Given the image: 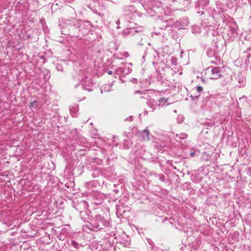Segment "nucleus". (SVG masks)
I'll return each mask as SVG.
<instances>
[{"instance_id": "5", "label": "nucleus", "mask_w": 251, "mask_h": 251, "mask_svg": "<svg viewBox=\"0 0 251 251\" xmlns=\"http://www.w3.org/2000/svg\"><path fill=\"white\" fill-rule=\"evenodd\" d=\"M137 27H129L124 30L122 32V34L125 37H130L132 38L136 32H137Z\"/></svg>"}, {"instance_id": "4", "label": "nucleus", "mask_w": 251, "mask_h": 251, "mask_svg": "<svg viewBox=\"0 0 251 251\" xmlns=\"http://www.w3.org/2000/svg\"><path fill=\"white\" fill-rule=\"evenodd\" d=\"M75 208L76 210L79 211L80 213H82V212H85L88 209V204L86 201H81L76 204Z\"/></svg>"}, {"instance_id": "19", "label": "nucleus", "mask_w": 251, "mask_h": 251, "mask_svg": "<svg viewBox=\"0 0 251 251\" xmlns=\"http://www.w3.org/2000/svg\"><path fill=\"white\" fill-rule=\"evenodd\" d=\"M40 58H41L42 60H43V63H45V62H46V57H45V56H44V55H41V56H40Z\"/></svg>"}, {"instance_id": "15", "label": "nucleus", "mask_w": 251, "mask_h": 251, "mask_svg": "<svg viewBox=\"0 0 251 251\" xmlns=\"http://www.w3.org/2000/svg\"><path fill=\"white\" fill-rule=\"evenodd\" d=\"M196 90L198 92L201 93L203 91V88L201 86H199L196 87Z\"/></svg>"}, {"instance_id": "1", "label": "nucleus", "mask_w": 251, "mask_h": 251, "mask_svg": "<svg viewBox=\"0 0 251 251\" xmlns=\"http://www.w3.org/2000/svg\"><path fill=\"white\" fill-rule=\"evenodd\" d=\"M109 221L100 214H97L91 223L92 229L94 231L100 230L110 226Z\"/></svg>"}, {"instance_id": "27", "label": "nucleus", "mask_w": 251, "mask_h": 251, "mask_svg": "<svg viewBox=\"0 0 251 251\" xmlns=\"http://www.w3.org/2000/svg\"><path fill=\"white\" fill-rule=\"evenodd\" d=\"M183 121V120L182 119L181 121L179 122V123H181Z\"/></svg>"}, {"instance_id": "7", "label": "nucleus", "mask_w": 251, "mask_h": 251, "mask_svg": "<svg viewBox=\"0 0 251 251\" xmlns=\"http://www.w3.org/2000/svg\"><path fill=\"white\" fill-rule=\"evenodd\" d=\"M140 135L141 136V140L144 142L149 141L150 140V132L148 129H145L142 131Z\"/></svg>"}, {"instance_id": "22", "label": "nucleus", "mask_w": 251, "mask_h": 251, "mask_svg": "<svg viewBox=\"0 0 251 251\" xmlns=\"http://www.w3.org/2000/svg\"><path fill=\"white\" fill-rule=\"evenodd\" d=\"M132 82L135 83H137V79L136 78H132Z\"/></svg>"}, {"instance_id": "10", "label": "nucleus", "mask_w": 251, "mask_h": 251, "mask_svg": "<svg viewBox=\"0 0 251 251\" xmlns=\"http://www.w3.org/2000/svg\"><path fill=\"white\" fill-rule=\"evenodd\" d=\"M147 105L151 107L152 111L156 108L157 103L153 99H150L147 101Z\"/></svg>"}, {"instance_id": "21", "label": "nucleus", "mask_w": 251, "mask_h": 251, "mask_svg": "<svg viewBox=\"0 0 251 251\" xmlns=\"http://www.w3.org/2000/svg\"><path fill=\"white\" fill-rule=\"evenodd\" d=\"M107 74L109 75H111L113 74V72L111 70H109L107 71Z\"/></svg>"}, {"instance_id": "24", "label": "nucleus", "mask_w": 251, "mask_h": 251, "mask_svg": "<svg viewBox=\"0 0 251 251\" xmlns=\"http://www.w3.org/2000/svg\"><path fill=\"white\" fill-rule=\"evenodd\" d=\"M247 98V97L246 96H243L242 98H240L239 99L240 100H241V99H246Z\"/></svg>"}, {"instance_id": "23", "label": "nucleus", "mask_w": 251, "mask_h": 251, "mask_svg": "<svg viewBox=\"0 0 251 251\" xmlns=\"http://www.w3.org/2000/svg\"><path fill=\"white\" fill-rule=\"evenodd\" d=\"M195 153L194 152H192L190 153V155L191 157H193L195 155Z\"/></svg>"}, {"instance_id": "2", "label": "nucleus", "mask_w": 251, "mask_h": 251, "mask_svg": "<svg viewBox=\"0 0 251 251\" xmlns=\"http://www.w3.org/2000/svg\"><path fill=\"white\" fill-rule=\"evenodd\" d=\"M83 28L84 25L81 22L75 21L73 25H70V30L72 31L73 36L78 37L80 34H84Z\"/></svg>"}, {"instance_id": "6", "label": "nucleus", "mask_w": 251, "mask_h": 251, "mask_svg": "<svg viewBox=\"0 0 251 251\" xmlns=\"http://www.w3.org/2000/svg\"><path fill=\"white\" fill-rule=\"evenodd\" d=\"M143 30L142 27H137V32L135 34V35L133 36L132 39L138 43H139L141 41V39H142V37L143 36Z\"/></svg>"}, {"instance_id": "9", "label": "nucleus", "mask_w": 251, "mask_h": 251, "mask_svg": "<svg viewBox=\"0 0 251 251\" xmlns=\"http://www.w3.org/2000/svg\"><path fill=\"white\" fill-rule=\"evenodd\" d=\"M168 99H166L164 97H162V98H160L158 100V104L157 105L158 106L162 107L168 105L169 104V103H167V102H168Z\"/></svg>"}, {"instance_id": "14", "label": "nucleus", "mask_w": 251, "mask_h": 251, "mask_svg": "<svg viewBox=\"0 0 251 251\" xmlns=\"http://www.w3.org/2000/svg\"><path fill=\"white\" fill-rule=\"evenodd\" d=\"M183 187L186 188L188 190H190L191 189V183L189 182H185L183 184Z\"/></svg>"}, {"instance_id": "26", "label": "nucleus", "mask_w": 251, "mask_h": 251, "mask_svg": "<svg viewBox=\"0 0 251 251\" xmlns=\"http://www.w3.org/2000/svg\"><path fill=\"white\" fill-rule=\"evenodd\" d=\"M116 24H117V25H119V24H120V21H119V20H118V21L116 22Z\"/></svg>"}, {"instance_id": "3", "label": "nucleus", "mask_w": 251, "mask_h": 251, "mask_svg": "<svg viewBox=\"0 0 251 251\" xmlns=\"http://www.w3.org/2000/svg\"><path fill=\"white\" fill-rule=\"evenodd\" d=\"M207 71L211 72L210 79H218L223 76L220 67H209L207 69Z\"/></svg>"}, {"instance_id": "11", "label": "nucleus", "mask_w": 251, "mask_h": 251, "mask_svg": "<svg viewBox=\"0 0 251 251\" xmlns=\"http://www.w3.org/2000/svg\"><path fill=\"white\" fill-rule=\"evenodd\" d=\"M176 137H178V138H179L180 139H185L187 138L188 135L187 134H186L185 133H180L179 134H177Z\"/></svg>"}, {"instance_id": "25", "label": "nucleus", "mask_w": 251, "mask_h": 251, "mask_svg": "<svg viewBox=\"0 0 251 251\" xmlns=\"http://www.w3.org/2000/svg\"><path fill=\"white\" fill-rule=\"evenodd\" d=\"M199 96H200V95L197 96H195L194 97V98H195L197 99H198V98L199 97Z\"/></svg>"}, {"instance_id": "8", "label": "nucleus", "mask_w": 251, "mask_h": 251, "mask_svg": "<svg viewBox=\"0 0 251 251\" xmlns=\"http://www.w3.org/2000/svg\"><path fill=\"white\" fill-rule=\"evenodd\" d=\"M79 108L77 104L73 105L70 108V111L71 115L74 117H76L77 116V112L78 111Z\"/></svg>"}, {"instance_id": "20", "label": "nucleus", "mask_w": 251, "mask_h": 251, "mask_svg": "<svg viewBox=\"0 0 251 251\" xmlns=\"http://www.w3.org/2000/svg\"><path fill=\"white\" fill-rule=\"evenodd\" d=\"M37 101H33V102H31L30 103V107H33L34 105V103H36Z\"/></svg>"}, {"instance_id": "17", "label": "nucleus", "mask_w": 251, "mask_h": 251, "mask_svg": "<svg viewBox=\"0 0 251 251\" xmlns=\"http://www.w3.org/2000/svg\"><path fill=\"white\" fill-rule=\"evenodd\" d=\"M133 120V116H130L129 117H128V118H126V119H125V121H132Z\"/></svg>"}, {"instance_id": "16", "label": "nucleus", "mask_w": 251, "mask_h": 251, "mask_svg": "<svg viewBox=\"0 0 251 251\" xmlns=\"http://www.w3.org/2000/svg\"><path fill=\"white\" fill-rule=\"evenodd\" d=\"M134 94H139L140 95H143V94H146V92L145 91H136L135 92H134Z\"/></svg>"}, {"instance_id": "13", "label": "nucleus", "mask_w": 251, "mask_h": 251, "mask_svg": "<svg viewBox=\"0 0 251 251\" xmlns=\"http://www.w3.org/2000/svg\"><path fill=\"white\" fill-rule=\"evenodd\" d=\"M70 244L76 249L78 248V244L74 240H71Z\"/></svg>"}, {"instance_id": "18", "label": "nucleus", "mask_w": 251, "mask_h": 251, "mask_svg": "<svg viewBox=\"0 0 251 251\" xmlns=\"http://www.w3.org/2000/svg\"><path fill=\"white\" fill-rule=\"evenodd\" d=\"M56 67L58 71H63V68L61 65H57Z\"/></svg>"}, {"instance_id": "12", "label": "nucleus", "mask_w": 251, "mask_h": 251, "mask_svg": "<svg viewBox=\"0 0 251 251\" xmlns=\"http://www.w3.org/2000/svg\"><path fill=\"white\" fill-rule=\"evenodd\" d=\"M171 62L173 65H174L175 66H176V65H177L176 58L175 57H172V58L171 59Z\"/></svg>"}]
</instances>
